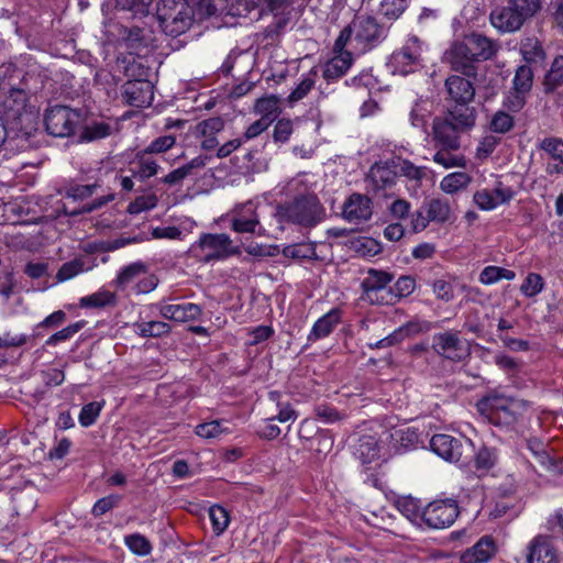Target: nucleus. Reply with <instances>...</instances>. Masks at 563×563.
Listing matches in <instances>:
<instances>
[{
	"label": "nucleus",
	"mask_w": 563,
	"mask_h": 563,
	"mask_svg": "<svg viewBox=\"0 0 563 563\" xmlns=\"http://www.w3.org/2000/svg\"><path fill=\"white\" fill-rule=\"evenodd\" d=\"M46 68L37 63H30L25 68L14 64L0 66V107L22 120L30 99L36 96L48 79Z\"/></svg>",
	"instance_id": "obj_1"
},
{
	"label": "nucleus",
	"mask_w": 563,
	"mask_h": 563,
	"mask_svg": "<svg viewBox=\"0 0 563 563\" xmlns=\"http://www.w3.org/2000/svg\"><path fill=\"white\" fill-rule=\"evenodd\" d=\"M275 217L280 224L313 228L324 219L325 210L314 194H303L278 205Z\"/></svg>",
	"instance_id": "obj_2"
},
{
	"label": "nucleus",
	"mask_w": 563,
	"mask_h": 563,
	"mask_svg": "<svg viewBox=\"0 0 563 563\" xmlns=\"http://www.w3.org/2000/svg\"><path fill=\"white\" fill-rule=\"evenodd\" d=\"M475 122V117L445 110L443 115L435 117L432 122L435 147L459 150L461 135L472 130Z\"/></svg>",
	"instance_id": "obj_3"
},
{
	"label": "nucleus",
	"mask_w": 563,
	"mask_h": 563,
	"mask_svg": "<svg viewBox=\"0 0 563 563\" xmlns=\"http://www.w3.org/2000/svg\"><path fill=\"white\" fill-rule=\"evenodd\" d=\"M542 8L541 0H507V4L490 12L492 25L503 33H512L521 29L526 21L533 18Z\"/></svg>",
	"instance_id": "obj_4"
},
{
	"label": "nucleus",
	"mask_w": 563,
	"mask_h": 563,
	"mask_svg": "<svg viewBox=\"0 0 563 563\" xmlns=\"http://www.w3.org/2000/svg\"><path fill=\"white\" fill-rule=\"evenodd\" d=\"M488 420L501 427H514L527 418L530 402L518 398L488 397L478 404Z\"/></svg>",
	"instance_id": "obj_5"
},
{
	"label": "nucleus",
	"mask_w": 563,
	"mask_h": 563,
	"mask_svg": "<svg viewBox=\"0 0 563 563\" xmlns=\"http://www.w3.org/2000/svg\"><path fill=\"white\" fill-rule=\"evenodd\" d=\"M189 254L199 263L209 264L240 255L241 247L227 233H202L190 246Z\"/></svg>",
	"instance_id": "obj_6"
},
{
	"label": "nucleus",
	"mask_w": 563,
	"mask_h": 563,
	"mask_svg": "<svg viewBox=\"0 0 563 563\" xmlns=\"http://www.w3.org/2000/svg\"><path fill=\"white\" fill-rule=\"evenodd\" d=\"M154 19L162 32L172 37L188 31L195 20L192 11L181 0H161Z\"/></svg>",
	"instance_id": "obj_7"
},
{
	"label": "nucleus",
	"mask_w": 563,
	"mask_h": 563,
	"mask_svg": "<svg viewBox=\"0 0 563 563\" xmlns=\"http://www.w3.org/2000/svg\"><path fill=\"white\" fill-rule=\"evenodd\" d=\"M351 24L354 31V47L361 54L380 45L388 37L390 27L371 14H356Z\"/></svg>",
	"instance_id": "obj_8"
},
{
	"label": "nucleus",
	"mask_w": 563,
	"mask_h": 563,
	"mask_svg": "<svg viewBox=\"0 0 563 563\" xmlns=\"http://www.w3.org/2000/svg\"><path fill=\"white\" fill-rule=\"evenodd\" d=\"M86 113L82 109L55 104L46 109L44 124L47 133L55 137H68L84 123Z\"/></svg>",
	"instance_id": "obj_9"
},
{
	"label": "nucleus",
	"mask_w": 563,
	"mask_h": 563,
	"mask_svg": "<svg viewBox=\"0 0 563 563\" xmlns=\"http://www.w3.org/2000/svg\"><path fill=\"white\" fill-rule=\"evenodd\" d=\"M430 448L443 460L462 465L468 464L474 456V443L465 437L438 433L431 438Z\"/></svg>",
	"instance_id": "obj_10"
},
{
	"label": "nucleus",
	"mask_w": 563,
	"mask_h": 563,
	"mask_svg": "<svg viewBox=\"0 0 563 563\" xmlns=\"http://www.w3.org/2000/svg\"><path fill=\"white\" fill-rule=\"evenodd\" d=\"M444 88L448 95L446 110L476 118V109L471 106L475 98V88L468 77L451 75L445 79Z\"/></svg>",
	"instance_id": "obj_11"
},
{
	"label": "nucleus",
	"mask_w": 563,
	"mask_h": 563,
	"mask_svg": "<svg viewBox=\"0 0 563 563\" xmlns=\"http://www.w3.org/2000/svg\"><path fill=\"white\" fill-rule=\"evenodd\" d=\"M434 352L452 362H462L471 355V345L459 332L445 331L435 333L432 338Z\"/></svg>",
	"instance_id": "obj_12"
},
{
	"label": "nucleus",
	"mask_w": 563,
	"mask_h": 563,
	"mask_svg": "<svg viewBox=\"0 0 563 563\" xmlns=\"http://www.w3.org/2000/svg\"><path fill=\"white\" fill-rule=\"evenodd\" d=\"M459 514V506L454 499L434 500L426 506L421 519L429 528L444 529L454 523Z\"/></svg>",
	"instance_id": "obj_13"
},
{
	"label": "nucleus",
	"mask_w": 563,
	"mask_h": 563,
	"mask_svg": "<svg viewBox=\"0 0 563 563\" xmlns=\"http://www.w3.org/2000/svg\"><path fill=\"white\" fill-rule=\"evenodd\" d=\"M354 64V56L352 53L333 54L331 58L322 64V78L325 80V86L319 87V95L325 98L329 93L330 86L344 77Z\"/></svg>",
	"instance_id": "obj_14"
},
{
	"label": "nucleus",
	"mask_w": 563,
	"mask_h": 563,
	"mask_svg": "<svg viewBox=\"0 0 563 563\" xmlns=\"http://www.w3.org/2000/svg\"><path fill=\"white\" fill-rule=\"evenodd\" d=\"M471 54L470 48L462 38L451 44L450 48L445 52V58L452 70L471 78L476 77L478 70V63Z\"/></svg>",
	"instance_id": "obj_15"
},
{
	"label": "nucleus",
	"mask_w": 563,
	"mask_h": 563,
	"mask_svg": "<svg viewBox=\"0 0 563 563\" xmlns=\"http://www.w3.org/2000/svg\"><path fill=\"white\" fill-rule=\"evenodd\" d=\"M231 229L236 233H251L258 236L265 234V229L261 225L256 207L252 201H247L234 209Z\"/></svg>",
	"instance_id": "obj_16"
},
{
	"label": "nucleus",
	"mask_w": 563,
	"mask_h": 563,
	"mask_svg": "<svg viewBox=\"0 0 563 563\" xmlns=\"http://www.w3.org/2000/svg\"><path fill=\"white\" fill-rule=\"evenodd\" d=\"M421 49L419 46V38L412 36L408 40L405 46L399 51L394 52L390 57V65L394 71L400 75H408L413 73L420 65Z\"/></svg>",
	"instance_id": "obj_17"
},
{
	"label": "nucleus",
	"mask_w": 563,
	"mask_h": 563,
	"mask_svg": "<svg viewBox=\"0 0 563 563\" xmlns=\"http://www.w3.org/2000/svg\"><path fill=\"white\" fill-rule=\"evenodd\" d=\"M397 178L395 159L375 163L368 170L365 181L368 190L378 192L391 188Z\"/></svg>",
	"instance_id": "obj_18"
},
{
	"label": "nucleus",
	"mask_w": 563,
	"mask_h": 563,
	"mask_svg": "<svg viewBox=\"0 0 563 563\" xmlns=\"http://www.w3.org/2000/svg\"><path fill=\"white\" fill-rule=\"evenodd\" d=\"M154 98V86L148 79L128 80L122 86L123 101L135 108L150 106Z\"/></svg>",
	"instance_id": "obj_19"
},
{
	"label": "nucleus",
	"mask_w": 563,
	"mask_h": 563,
	"mask_svg": "<svg viewBox=\"0 0 563 563\" xmlns=\"http://www.w3.org/2000/svg\"><path fill=\"white\" fill-rule=\"evenodd\" d=\"M527 563H559V555L551 539L539 534L527 547Z\"/></svg>",
	"instance_id": "obj_20"
},
{
	"label": "nucleus",
	"mask_w": 563,
	"mask_h": 563,
	"mask_svg": "<svg viewBox=\"0 0 563 563\" xmlns=\"http://www.w3.org/2000/svg\"><path fill=\"white\" fill-rule=\"evenodd\" d=\"M463 40L478 64L494 58L500 47L496 41L476 32L465 35Z\"/></svg>",
	"instance_id": "obj_21"
},
{
	"label": "nucleus",
	"mask_w": 563,
	"mask_h": 563,
	"mask_svg": "<svg viewBox=\"0 0 563 563\" xmlns=\"http://www.w3.org/2000/svg\"><path fill=\"white\" fill-rule=\"evenodd\" d=\"M119 34L129 48L141 51L155 46L156 37L150 26H121Z\"/></svg>",
	"instance_id": "obj_22"
},
{
	"label": "nucleus",
	"mask_w": 563,
	"mask_h": 563,
	"mask_svg": "<svg viewBox=\"0 0 563 563\" xmlns=\"http://www.w3.org/2000/svg\"><path fill=\"white\" fill-rule=\"evenodd\" d=\"M20 122L25 121V125L18 129L16 126L9 128L10 135L5 140L7 146L10 151L24 152L32 147V139L36 132L34 122L30 115L22 117Z\"/></svg>",
	"instance_id": "obj_23"
},
{
	"label": "nucleus",
	"mask_w": 563,
	"mask_h": 563,
	"mask_svg": "<svg viewBox=\"0 0 563 563\" xmlns=\"http://www.w3.org/2000/svg\"><path fill=\"white\" fill-rule=\"evenodd\" d=\"M343 217L356 224L367 221L372 217L371 199L361 194H353L344 202Z\"/></svg>",
	"instance_id": "obj_24"
},
{
	"label": "nucleus",
	"mask_w": 563,
	"mask_h": 563,
	"mask_svg": "<svg viewBox=\"0 0 563 563\" xmlns=\"http://www.w3.org/2000/svg\"><path fill=\"white\" fill-rule=\"evenodd\" d=\"M391 280L393 275L387 272L368 269L367 276L361 284L365 298L372 303H383V300L378 299V292L384 290Z\"/></svg>",
	"instance_id": "obj_25"
},
{
	"label": "nucleus",
	"mask_w": 563,
	"mask_h": 563,
	"mask_svg": "<svg viewBox=\"0 0 563 563\" xmlns=\"http://www.w3.org/2000/svg\"><path fill=\"white\" fill-rule=\"evenodd\" d=\"M496 553V544L490 536L482 537L473 547L466 549L462 555L463 563H485Z\"/></svg>",
	"instance_id": "obj_26"
},
{
	"label": "nucleus",
	"mask_w": 563,
	"mask_h": 563,
	"mask_svg": "<svg viewBox=\"0 0 563 563\" xmlns=\"http://www.w3.org/2000/svg\"><path fill=\"white\" fill-rule=\"evenodd\" d=\"M341 322V310L340 309H331L328 313L319 318L310 333L308 334V340L311 342H316L320 339L327 338L330 335L334 328Z\"/></svg>",
	"instance_id": "obj_27"
},
{
	"label": "nucleus",
	"mask_w": 563,
	"mask_h": 563,
	"mask_svg": "<svg viewBox=\"0 0 563 563\" xmlns=\"http://www.w3.org/2000/svg\"><path fill=\"white\" fill-rule=\"evenodd\" d=\"M520 53L525 65L543 66L547 58L545 51L541 42L536 37H527L520 43Z\"/></svg>",
	"instance_id": "obj_28"
},
{
	"label": "nucleus",
	"mask_w": 563,
	"mask_h": 563,
	"mask_svg": "<svg viewBox=\"0 0 563 563\" xmlns=\"http://www.w3.org/2000/svg\"><path fill=\"white\" fill-rule=\"evenodd\" d=\"M388 439L397 453H404L418 443L419 434L410 428L393 429L388 432Z\"/></svg>",
	"instance_id": "obj_29"
},
{
	"label": "nucleus",
	"mask_w": 563,
	"mask_h": 563,
	"mask_svg": "<svg viewBox=\"0 0 563 563\" xmlns=\"http://www.w3.org/2000/svg\"><path fill=\"white\" fill-rule=\"evenodd\" d=\"M422 209L426 210L431 222L445 223L452 217L451 205L445 198H432L424 202Z\"/></svg>",
	"instance_id": "obj_30"
},
{
	"label": "nucleus",
	"mask_w": 563,
	"mask_h": 563,
	"mask_svg": "<svg viewBox=\"0 0 563 563\" xmlns=\"http://www.w3.org/2000/svg\"><path fill=\"white\" fill-rule=\"evenodd\" d=\"M114 128L111 122L92 120L87 123L79 135L80 142H95L108 137Z\"/></svg>",
	"instance_id": "obj_31"
},
{
	"label": "nucleus",
	"mask_w": 563,
	"mask_h": 563,
	"mask_svg": "<svg viewBox=\"0 0 563 563\" xmlns=\"http://www.w3.org/2000/svg\"><path fill=\"white\" fill-rule=\"evenodd\" d=\"M380 449L378 442L372 435H363L360 438L355 448V455L363 464H371L379 457Z\"/></svg>",
	"instance_id": "obj_32"
},
{
	"label": "nucleus",
	"mask_w": 563,
	"mask_h": 563,
	"mask_svg": "<svg viewBox=\"0 0 563 563\" xmlns=\"http://www.w3.org/2000/svg\"><path fill=\"white\" fill-rule=\"evenodd\" d=\"M560 87H563V55L554 58L543 79L545 93H552Z\"/></svg>",
	"instance_id": "obj_33"
},
{
	"label": "nucleus",
	"mask_w": 563,
	"mask_h": 563,
	"mask_svg": "<svg viewBox=\"0 0 563 563\" xmlns=\"http://www.w3.org/2000/svg\"><path fill=\"white\" fill-rule=\"evenodd\" d=\"M317 70L311 68L300 80L297 87L287 97V103L294 106L296 102L302 100L313 89L316 85Z\"/></svg>",
	"instance_id": "obj_34"
},
{
	"label": "nucleus",
	"mask_w": 563,
	"mask_h": 563,
	"mask_svg": "<svg viewBox=\"0 0 563 563\" xmlns=\"http://www.w3.org/2000/svg\"><path fill=\"white\" fill-rule=\"evenodd\" d=\"M279 99L276 96H267L256 100L254 110L262 119L273 123L280 113Z\"/></svg>",
	"instance_id": "obj_35"
},
{
	"label": "nucleus",
	"mask_w": 563,
	"mask_h": 563,
	"mask_svg": "<svg viewBox=\"0 0 563 563\" xmlns=\"http://www.w3.org/2000/svg\"><path fill=\"white\" fill-rule=\"evenodd\" d=\"M80 307L84 308H104L117 305V295L109 290H99L80 299Z\"/></svg>",
	"instance_id": "obj_36"
},
{
	"label": "nucleus",
	"mask_w": 563,
	"mask_h": 563,
	"mask_svg": "<svg viewBox=\"0 0 563 563\" xmlns=\"http://www.w3.org/2000/svg\"><path fill=\"white\" fill-rule=\"evenodd\" d=\"M146 265L142 262H135L124 266L113 284L121 289H124L129 284H131L136 277L146 273Z\"/></svg>",
	"instance_id": "obj_37"
},
{
	"label": "nucleus",
	"mask_w": 563,
	"mask_h": 563,
	"mask_svg": "<svg viewBox=\"0 0 563 563\" xmlns=\"http://www.w3.org/2000/svg\"><path fill=\"white\" fill-rule=\"evenodd\" d=\"M408 4L409 0H382L379 13L391 24L405 13Z\"/></svg>",
	"instance_id": "obj_38"
},
{
	"label": "nucleus",
	"mask_w": 563,
	"mask_h": 563,
	"mask_svg": "<svg viewBox=\"0 0 563 563\" xmlns=\"http://www.w3.org/2000/svg\"><path fill=\"white\" fill-rule=\"evenodd\" d=\"M472 178L464 172H455L446 175L440 183V188L446 194H455L466 188Z\"/></svg>",
	"instance_id": "obj_39"
},
{
	"label": "nucleus",
	"mask_w": 563,
	"mask_h": 563,
	"mask_svg": "<svg viewBox=\"0 0 563 563\" xmlns=\"http://www.w3.org/2000/svg\"><path fill=\"white\" fill-rule=\"evenodd\" d=\"M533 84V70L529 65H521L517 68L512 79V89L520 93H529Z\"/></svg>",
	"instance_id": "obj_40"
},
{
	"label": "nucleus",
	"mask_w": 563,
	"mask_h": 563,
	"mask_svg": "<svg viewBox=\"0 0 563 563\" xmlns=\"http://www.w3.org/2000/svg\"><path fill=\"white\" fill-rule=\"evenodd\" d=\"M148 153L141 151L136 154L137 169L133 172V177L145 180L158 173L157 163L147 157Z\"/></svg>",
	"instance_id": "obj_41"
},
{
	"label": "nucleus",
	"mask_w": 563,
	"mask_h": 563,
	"mask_svg": "<svg viewBox=\"0 0 563 563\" xmlns=\"http://www.w3.org/2000/svg\"><path fill=\"white\" fill-rule=\"evenodd\" d=\"M515 277L514 271L499 266H487L481 272L479 282L484 285H492L501 279L512 280Z\"/></svg>",
	"instance_id": "obj_42"
},
{
	"label": "nucleus",
	"mask_w": 563,
	"mask_h": 563,
	"mask_svg": "<svg viewBox=\"0 0 563 563\" xmlns=\"http://www.w3.org/2000/svg\"><path fill=\"white\" fill-rule=\"evenodd\" d=\"M136 332L142 338H161L170 332L172 328L163 321H148L135 324Z\"/></svg>",
	"instance_id": "obj_43"
},
{
	"label": "nucleus",
	"mask_w": 563,
	"mask_h": 563,
	"mask_svg": "<svg viewBox=\"0 0 563 563\" xmlns=\"http://www.w3.org/2000/svg\"><path fill=\"white\" fill-rule=\"evenodd\" d=\"M99 188L98 181L89 185L73 184L65 188V197L82 201L92 197Z\"/></svg>",
	"instance_id": "obj_44"
},
{
	"label": "nucleus",
	"mask_w": 563,
	"mask_h": 563,
	"mask_svg": "<svg viewBox=\"0 0 563 563\" xmlns=\"http://www.w3.org/2000/svg\"><path fill=\"white\" fill-rule=\"evenodd\" d=\"M113 199H114V195L113 194L103 195V196H101L99 198H96L91 202L85 203L79 209L69 210L66 206H64L63 207V212H64V214L69 216V217H77V216H80V214L90 213V212H93V211L102 208L103 206H106L107 203L112 201Z\"/></svg>",
	"instance_id": "obj_45"
},
{
	"label": "nucleus",
	"mask_w": 563,
	"mask_h": 563,
	"mask_svg": "<svg viewBox=\"0 0 563 563\" xmlns=\"http://www.w3.org/2000/svg\"><path fill=\"white\" fill-rule=\"evenodd\" d=\"M452 151L453 150L439 147V151L433 155V161L444 168L465 167V157L462 155L452 154Z\"/></svg>",
	"instance_id": "obj_46"
},
{
	"label": "nucleus",
	"mask_w": 563,
	"mask_h": 563,
	"mask_svg": "<svg viewBox=\"0 0 563 563\" xmlns=\"http://www.w3.org/2000/svg\"><path fill=\"white\" fill-rule=\"evenodd\" d=\"M86 325L85 320L77 321L75 323H71L62 330L55 332L52 334L45 342V345L47 346H54L58 344L59 342L68 341L70 340L76 333H78Z\"/></svg>",
	"instance_id": "obj_47"
},
{
	"label": "nucleus",
	"mask_w": 563,
	"mask_h": 563,
	"mask_svg": "<svg viewBox=\"0 0 563 563\" xmlns=\"http://www.w3.org/2000/svg\"><path fill=\"white\" fill-rule=\"evenodd\" d=\"M539 150L545 152L552 159L563 164V140L560 137H545L538 144Z\"/></svg>",
	"instance_id": "obj_48"
},
{
	"label": "nucleus",
	"mask_w": 563,
	"mask_h": 563,
	"mask_svg": "<svg viewBox=\"0 0 563 563\" xmlns=\"http://www.w3.org/2000/svg\"><path fill=\"white\" fill-rule=\"evenodd\" d=\"M125 545L131 552L145 556L152 551L151 542L144 536L140 533H132L124 538Z\"/></svg>",
	"instance_id": "obj_49"
},
{
	"label": "nucleus",
	"mask_w": 563,
	"mask_h": 563,
	"mask_svg": "<svg viewBox=\"0 0 563 563\" xmlns=\"http://www.w3.org/2000/svg\"><path fill=\"white\" fill-rule=\"evenodd\" d=\"M475 466L479 471L493 468L497 462V453L493 448L483 446L477 452L474 451Z\"/></svg>",
	"instance_id": "obj_50"
},
{
	"label": "nucleus",
	"mask_w": 563,
	"mask_h": 563,
	"mask_svg": "<svg viewBox=\"0 0 563 563\" xmlns=\"http://www.w3.org/2000/svg\"><path fill=\"white\" fill-rule=\"evenodd\" d=\"M397 176L401 175L411 180L420 181L426 176V168L418 167L409 161L395 159Z\"/></svg>",
	"instance_id": "obj_51"
},
{
	"label": "nucleus",
	"mask_w": 563,
	"mask_h": 563,
	"mask_svg": "<svg viewBox=\"0 0 563 563\" xmlns=\"http://www.w3.org/2000/svg\"><path fill=\"white\" fill-rule=\"evenodd\" d=\"M153 0H115L118 8L130 11L134 16H146Z\"/></svg>",
	"instance_id": "obj_52"
},
{
	"label": "nucleus",
	"mask_w": 563,
	"mask_h": 563,
	"mask_svg": "<svg viewBox=\"0 0 563 563\" xmlns=\"http://www.w3.org/2000/svg\"><path fill=\"white\" fill-rule=\"evenodd\" d=\"M284 255L290 258L309 260L316 256V247L312 243H298L284 249Z\"/></svg>",
	"instance_id": "obj_53"
},
{
	"label": "nucleus",
	"mask_w": 563,
	"mask_h": 563,
	"mask_svg": "<svg viewBox=\"0 0 563 563\" xmlns=\"http://www.w3.org/2000/svg\"><path fill=\"white\" fill-rule=\"evenodd\" d=\"M514 118L509 113L499 110L492 117L489 129L494 133L506 134L514 128Z\"/></svg>",
	"instance_id": "obj_54"
},
{
	"label": "nucleus",
	"mask_w": 563,
	"mask_h": 563,
	"mask_svg": "<svg viewBox=\"0 0 563 563\" xmlns=\"http://www.w3.org/2000/svg\"><path fill=\"white\" fill-rule=\"evenodd\" d=\"M209 517L212 523L213 531L217 534H221L229 526V514L228 511L219 506L213 505L209 509Z\"/></svg>",
	"instance_id": "obj_55"
},
{
	"label": "nucleus",
	"mask_w": 563,
	"mask_h": 563,
	"mask_svg": "<svg viewBox=\"0 0 563 563\" xmlns=\"http://www.w3.org/2000/svg\"><path fill=\"white\" fill-rule=\"evenodd\" d=\"M377 79L373 76L371 69H363L356 76L346 79L344 85L346 87L355 88V89H372L376 86Z\"/></svg>",
	"instance_id": "obj_56"
},
{
	"label": "nucleus",
	"mask_w": 563,
	"mask_h": 563,
	"mask_svg": "<svg viewBox=\"0 0 563 563\" xmlns=\"http://www.w3.org/2000/svg\"><path fill=\"white\" fill-rule=\"evenodd\" d=\"M202 313L200 306L191 302L176 305V313L174 321L188 322L197 320Z\"/></svg>",
	"instance_id": "obj_57"
},
{
	"label": "nucleus",
	"mask_w": 563,
	"mask_h": 563,
	"mask_svg": "<svg viewBox=\"0 0 563 563\" xmlns=\"http://www.w3.org/2000/svg\"><path fill=\"white\" fill-rule=\"evenodd\" d=\"M429 106L430 102L423 99H419L415 102L410 111V121L413 126H424L427 117L430 114Z\"/></svg>",
	"instance_id": "obj_58"
},
{
	"label": "nucleus",
	"mask_w": 563,
	"mask_h": 563,
	"mask_svg": "<svg viewBox=\"0 0 563 563\" xmlns=\"http://www.w3.org/2000/svg\"><path fill=\"white\" fill-rule=\"evenodd\" d=\"M195 432L203 439H214L220 437L222 433L229 432V430L223 428L221 421L213 420L198 424Z\"/></svg>",
	"instance_id": "obj_59"
},
{
	"label": "nucleus",
	"mask_w": 563,
	"mask_h": 563,
	"mask_svg": "<svg viewBox=\"0 0 563 563\" xmlns=\"http://www.w3.org/2000/svg\"><path fill=\"white\" fill-rule=\"evenodd\" d=\"M544 288V282L541 275L537 273H529L523 280L520 290L527 297H533L540 294Z\"/></svg>",
	"instance_id": "obj_60"
},
{
	"label": "nucleus",
	"mask_w": 563,
	"mask_h": 563,
	"mask_svg": "<svg viewBox=\"0 0 563 563\" xmlns=\"http://www.w3.org/2000/svg\"><path fill=\"white\" fill-rule=\"evenodd\" d=\"M101 409V402L91 401L86 404L80 410L79 423L85 428L92 426L99 417Z\"/></svg>",
	"instance_id": "obj_61"
},
{
	"label": "nucleus",
	"mask_w": 563,
	"mask_h": 563,
	"mask_svg": "<svg viewBox=\"0 0 563 563\" xmlns=\"http://www.w3.org/2000/svg\"><path fill=\"white\" fill-rule=\"evenodd\" d=\"M122 500V496L117 494H111L109 496L102 497L98 499L92 509L91 514L93 517H101L102 515L110 511L112 508L117 507Z\"/></svg>",
	"instance_id": "obj_62"
},
{
	"label": "nucleus",
	"mask_w": 563,
	"mask_h": 563,
	"mask_svg": "<svg viewBox=\"0 0 563 563\" xmlns=\"http://www.w3.org/2000/svg\"><path fill=\"white\" fill-rule=\"evenodd\" d=\"M307 448L318 455H327L333 448V439L328 432H321Z\"/></svg>",
	"instance_id": "obj_63"
},
{
	"label": "nucleus",
	"mask_w": 563,
	"mask_h": 563,
	"mask_svg": "<svg viewBox=\"0 0 563 563\" xmlns=\"http://www.w3.org/2000/svg\"><path fill=\"white\" fill-rule=\"evenodd\" d=\"M176 143V137L172 134L159 136L153 140L143 151L148 154L165 153Z\"/></svg>",
	"instance_id": "obj_64"
}]
</instances>
